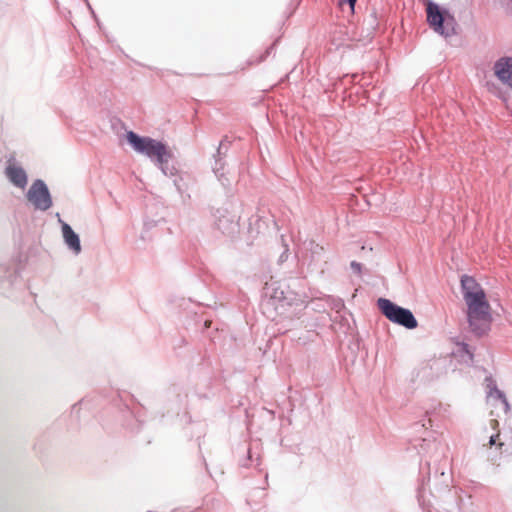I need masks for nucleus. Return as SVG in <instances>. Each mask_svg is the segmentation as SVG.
<instances>
[{
  "mask_svg": "<svg viewBox=\"0 0 512 512\" xmlns=\"http://www.w3.org/2000/svg\"><path fill=\"white\" fill-rule=\"evenodd\" d=\"M426 453L419 464L416 499L423 512L460 511L463 491L452 485L450 460L436 439H422L419 453Z\"/></svg>",
  "mask_w": 512,
  "mask_h": 512,
  "instance_id": "f257e3e1",
  "label": "nucleus"
},
{
  "mask_svg": "<svg viewBox=\"0 0 512 512\" xmlns=\"http://www.w3.org/2000/svg\"><path fill=\"white\" fill-rule=\"evenodd\" d=\"M461 292L467 305V322L470 331L477 337L486 335L491 329V306L485 290L474 277L463 274L460 279Z\"/></svg>",
  "mask_w": 512,
  "mask_h": 512,
  "instance_id": "f03ea898",
  "label": "nucleus"
},
{
  "mask_svg": "<svg viewBox=\"0 0 512 512\" xmlns=\"http://www.w3.org/2000/svg\"><path fill=\"white\" fill-rule=\"evenodd\" d=\"M125 138L136 153L150 159L165 176L172 177L176 175L177 169L171 163L174 154L166 142L150 136H142L132 130L125 133Z\"/></svg>",
  "mask_w": 512,
  "mask_h": 512,
  "instance_id": "7ed1b4c3",
  "label": "nucleus"
},
{
  "mask_svg": "<svg viewBox=\"0 0 512 512\" xmlns=\"http://www.w3.org/2000/svg\"><path fill=\"white\" fill-rule=\"evenodd\" d=\"M426 21L437 34L447 38L455 34L456 20L448 8L433 0H425Z\"/></svg>",
  "mask_w": 512,
  "mask_h": 512,
  "instance_id": "20e7f679",
  "label": "nucleus"
},
{
  "mask_svg": "<svg viewBox=\"0 0 512 512\" xmlns=\"http://www.w3.org/2000/svg\"><path fill=\"white\" fill-rule=\"evenodd\" d=\"M377 307L389 321L397 325L408 330H413L418 326V321L410 309L402 307L388 298H378Z\"/></svg>",
  "mask_w": 512,
  "mask_h": 512,
  "instance_id": "39448f33",
  "label": "nucleus"
},
{
  "mask_svg": "<svg viewBox=\"0 0 512 512\" xmlns=\"http://www.w3.org/2000/svg\"><path fill=\"white\" fill-rule=\"evenodd\" d=\"M27 200L35 210L47 211L53 206V199L46 182L42 179H35L26 192Z\"/></svg>",
  "mask_w": 512,
  "mask_h": 512,
  "instance_id": "423d86ee",
  "label": "nucleus"
},
{
  "mask_svg": "<svg viewBox=\"0 0 512 512\" xmlns=\"http://www.w3.org/2000/svg\"><path fill=\"white\" fill-rule=\"evenodd\" d=\"M58 221L61 224V232L65 245L75 255H79L82 251L81 240L78 233H76L71 225L66 223L60 218V214L57 213Z\"/></svg>",
  "mask_w": 512,
  "mask_h": 512,
  "instance_id": "0eeeda50",
  "label": "nucleus"
},
{
  "mask_svg": "<svg viewBox=\"0 0 512 512\" xmlns=\"http://www.w3.org/2000/svg\"><path fill=\"white\" fill-rule=\"evenodd\" d=\"M265 295L269 296L271 305L277 310L279 306L292 305L294 296L290 292H285L281 287H276L275 283H271L265 288Z\"/></svg>",
  "mask_w": 512,
  "mask_h": 512,
  "instance_id": "6e6552de",
  "label": "nucleus"
},
{
  "mask_svg": "<svg viewBox=\"0 0 512 512\" xmlns=\"http://www.w3.org/2000/svg\"><path fill=\"white\" fill-rule=\"evenodd\" d=\"M19 276V267L14 260L0 262V287L8 288L14 285Z\"/></svg>",
  "mask_w": 512,
  "mask_h": 512,
  "instance_id": "1a4fd4ad",
  "label": "nucleus"
},
{
  "mask_svg": "<svg viewBox=\"0 0 512 512\" xmlns=\"http://www.w3.org/2000/svg\"><path fill=\"white\" fill-rule=\"evenodd\" d=\"M494 75L497 79L512 88V57H501L494 63Z\"/></svg>",
  "mask_w": 512,
  "mask_h": 512,
  "instance_id": "9d476101",
  "label": "nucleus"
},
{
  "mask_svg": "<svg viewBox=\"0 0 512 512\" xmlns=\"http://www.w3.org/2000/svg\"><path fill=\"white\" fill-rule=\"evenodd\" d=\"M227 151H228V148H224V141H221L216 150V153L213 155L215 164L212 168L215 176L217 177V179L219 180L221 185L225 188L229 187L231 185V181L226 177V175L224 173V166H225L224 157H225Z\"/></svg>",
  "mask_w": 512,
  "mask_h": 512,
  "instance_id": "9b49d317",
  "label": "nucleus"
},
{
  "mask_svg": "<svg viewBox=\"0 0 512 512\" xmlns=\"http://www.w3.org/2000/svg\"><path fill=\"white\" fill-rule=\"evenodd\" d=\"M215 227L224 235H233L238 231V222L235 216L230 215L226 210H218L215 216Z\"/></svg>",
  "mask_w": 512,
  "mask_h": 512,
  "instance_id": "f8f14e48",
  "label": "nucleus"
},
{
  "mask_svg": "<svg viewBox=\"0 0 512 512\" xmlns=\"http://www.w3.org/2000/svg\"><path fill=\"white\" fill-rule=\"evenodd\" d=\"M5 175L8 180L15 186L24 189L28 182L26 171L18 165H8L5 168Z\"/></svg>",
  "mask_w": 512,
  "mask_h": 512,
  "instance_id": "ddd939ff",
  "label": "nucleus"
},
{
  "mask_svg": "<svg viewBox=\"0 0 512 512\" xmlns=\"http://www.w3.org/2000/svg\"><path fill=\"white\" fill-rule=\"evenodd\" d=\"M310 260L308 263L309 268L312 271L320 270L323 272L322 264H325L326 261L324 259V248L319 244H315L313 241L310 242Z\"/></svg>",
  "mask_w": 512,
  "mask_h": 512,
  "instance_id": "4468645a",
  "label": "nucleus"
},
{
  "mask_svg": "<svg viewBox=\"0 0 512 512\" xmlns=\"http://www.w3.org/2000/svg\"><path fill=\"white\" fill-rule=\"evenodd\" d=\"M485 381L487 382V388L489 389V397L496 398L498 400H505V393L502 390L498 389L496 382L492 379L491 376L486 377Z\"/></svg>",
  "mask_w": 512,
  "mask_h": 512,
  "instance_id": "2eb2a0df",
  "label": "nucleus"
},
{
  "mask_svg": "<svg viewBox=\"0 0 512 512\" xmlns=\"http://www.w3.org/2000/svg\"><path fill=\"white\" fill-rule=\"evenodd\" d=\"M261 463L260 456L257 455L254 457L253 451L251 447H248L246 450V457L240 461V465L242 467H249L252 465L259 466Z\"/></svg>",
  "mask_w": 512,
  "mask_h": 512,
  "instance_id": "dca6fc26",
  "label": "nucleus"
},
{
  "mask_svg": "<svg viewBox=\"0 0 512 512\" xmlns=\"http://www.w3.org/2000/svg\"><path fill=\"white\" fill-rule=\"evenodd\" d=\"M279 42V39H276L269 47H267V49L265 50L264 53H262L259 57L257 58H251L249 59L248 63L249 65H253V64H259V63H262L266 60V58L272 53V51L275 49L276 45L278 44Z\"/></svg>",
  "mask_w": 512,
  "mask_h": 512,
  "instance_id": "f3484780",
  "label": "nucleus"
},
{
  "mask_svg": "<svg viewBox=\"0 0 512 512\" xmlns=\"http://www.w3.org/2000/svg\"><path fill=\"white\" fill-rule=\"evenodd\" d=\"M174 395H175V411H176V415L179 417L180 416V410L181 409H185V406H186V398H187V395L186 394H181V393H177L174 391Z\"/></svg>",
  "mask_w": 512,
  "mask_h": 512,
  "instance_id": "a211bd4d",
  "label": "nucleus"
},
{
  "mask_svg": "<svg viewBox=\"0 0 512 512\" xmlns=\"http://www.w3.org/2000/svg\"><path fill=\"white\" fill-rule=\"evenodd\" d=\"M458 351L462 357L466 356L468 360L472 361L474 358V353L470 347V345L464 341L458 343Z\"/></svg>",
  "mask_w": 512,
  "mask_h": 512,
  "instance_id": "6ab92c4d",
  "label": "nucleus"
},
{
  "mask_svg": "<svg viewBox=\"0 0 512 512\" xmlns=\"http://www.w3.org/2000/svg\"><path fill=\"white\" fill-rule=\"evenodd\" d=\"M488 445L491 449L496 447V450H500L504 443L499 440L498 434H494L489 437Z\"/></svg>",
  "mask_w": 512,
  "mask_h": 512,
  "instance_id": "aec40b11",
  "label": "nucleus"
},
{
  "mask_svg": "<svg viewBox=\"0 0 512 512\" xmlns=\"http://www.w3.org/2000/svg\"><path fill=\"white\" fill-rule=\"evenodd\" d=\"M332 308L335 309L337 312H340L342 309L345 308L344 301L340 298L333 299Z\"/></svg>",
  "mask_w": 512,
  "mask_h": 512,
  "instance_id": "412c9836",
  "label": "nucleus"
},
{
  "mask_svg": "<svg viewBox=\"0 0 512 512\" xmlns=\"http://www.w3.org/2000/svg\"><path fill=\"white\" fill-rule=\"evenodd\" d=\"M362 267H363V266H362V264H361L360 262H357V261H355V260H353V261H351V262H350V268H351V270H352L355 274H357V275H360V274H361V272H362Z\"/></svg>",
  "mask_w": 512,
  "mask_h": 512,
  "instance_id": "4be33fe9",
  "label": "nucleus"
},
{
  "mask_svg": "<svg viewBox=\"0 0 512 512\" xmlns=\"http://www.w3.org/2000/svg\"><path fill=\"white\" fill-rule=\"evenodd\" d=\"M500 401L504 405L505 412H508L510 410V404H509L507 398L505 397V400H500Z\"/></svg>",
  "mask_w": 512,
  "mask_h": 512,
  "instance_id": "5701e85b",
  "label": "nucleus"
},
{
  "mask_svg": "<svg viewBox=\"0 0 512 512\" xmlns=\"http://www.w3.org/2000/svg\"><path fill=\"white\" fill-rule=\"evenodd\" d=\"M85 2L87 3V6L89 8V10L91 11V14H92V17L97 21V23L99 24V21H98V18L94 12V10L92 9L91 5L89 4L88 0H85Z\"/></svg>",
  "mask_w": 512,
  "mask_h": 512,
  "instance_id": "b1692460",
  "label": "nucleus"
},
{
  "mask_svg": "<svg viewBox=\"0 0 512 512\" xmlns=\"http://www.w3.org/2000/svg\"><path fill=\"white\" fill-rule=\"evenodd\" d=\"M135 423L137 424V429L135 430L133 427H130V429L132 431H135V432H139L140 431V428L141 426L143 425V423L141 421H139L138 419H134Z\"/></svg>",
  "mask_w": 512,
  "mask_h": 512,
  "instance_id": "393cba45",
  "label": "nucleus"
},
{
  "mask_svg": "<svg viewBox=\"0 0 512 512\" xmlns=\"http://www.w3.org/2000/svg\"><path fill=\"white\" fill-rule=\"evenodd\" d=\"M343 3H346L348 4L352 9H354L355 7V4L357 2V0H341Z\"/></svg>",
  "mask_w": 512,
  "mask_h": 512,
  "instance_id": "a878e982",
  "label": "nucleus"
},
{
  "mask_svg": "<svg viewBox=\"0 0 512 512\" xmlns=\"http://www.w3.org/2000/svg\"><path fill=\"white\" fill-rule=\"evenodd\" d=\"M287 252H288V250L286 249V250H285V251L280 255V257H279V261H280V262H283V261H285V260L287 259V257H288Z\"/></svg>",
  "mask_w": 512,
  "mask_h": 512,
  "instance_id": "bb28decb",
  "label": "nucleus"
},
{
  "mask_svg": "<svg viewBox=\"0 0 512 512\" xmlns=\"http://www.w3.org/2000/svg\"><path fill=\"white\" fill-rule=\"evenodd\" d=\"M202 322H203V327H204L205 329H208V328L211 326V323H212V322H211L210 320H208V319H205V320H203Z\"/></svg>",
  "mask_w": 512,
  "mask_h": 512,
  "instance_id": "cd10ccee",
  "label": "nucleus"
},
{
  "mask_svg": "<svg viewBox=\"0 0 512 512\" xmlns=\"http://www.w3.org/2000/svg\"><path fill=\"white\" fill-rule=\"evenodd\" d=\"M200 510L197 508V509H194V510H191V511H186V510H183V509H174L172 512H199Z\"/></svg>",
  "mask_w": 512,
  "mask_h": 512,
  "instance_id": "c85d7f7f",
  "label": "nucleus"
},
{
  "mask_svg": "<svg viewBox=\"0 0 512 512\" xmlns=\"http://www.w3.org/2000/svg\"><path fill=\"white\" fill-rule=\"evenodd\" d=\"M82 403H83V401H81V402H80V403H78V404L73 405V407H72V412H73V413H74V412H78V410H79V409H78V405H81Z\"/></svg>",
  "mask_w": 512,
  "mask_h": 512,
  "instance_id": "c756f323",
  "label": "nucleus"
},
{
  "mask_svg": "<svg viewBox=\"0 0 512 512\" xmlns=\"http://www.w3.org/2000/svg\"><path fill=\"white\" fill-rule=\"evenodd\" d=\"M182 418H185L184 422L185 423H188L190 422V417H188L187 413L184 411L183 415H182Z\"/></svg>",
  "mask_w": 512,
  "mask_h": 512,
  "instance_id": "7c9ffc66",
  "label": "nucleus"
},
{
  "mask_svg": "<svg viewBox=\"0 0 512 512\" xmlns=\"http://www.w3.org/2000/svg\"><path fill=\"white\" fill-rule=\"evenodd\" d=\"M221 141H224V148H228V143H229L228 137L225 136Z\"/></svg>",
  "mask_w": 512,
  "mask_h": 512,
  "instance_id": "2f4dec72",
  "label": "nucleus"
},
{
  "mask_svg": "<svg viewBox=\"0 0 512 512\" xmlns=\"http://www.w3.org/2000/svg\"><path fill=\"white\" fill-rule=\"evenodd\" d=\"M426 414H427V416L429 417L427 421H428L429 425H430V426H432V419H431V417H430V413H429V412H426Z\"/></svg>",
  "mask_w": 512,
  "mask_h": 512,
  "instance_id": "473e14b6",
  "label": "nucleus"
},
{
  "mask_svg": "<svg viewBox=\"0 0 512 512\" xmlns=\"http://www.w3.org/2000/svg\"><path fill=\"white\" fill-rule=\"evenodd\" d=\"M174 185L176 186L177 190L181 192V187L178 185L177 180H174Z\"/></svg>",
  "mask_w": 512,
  "mask_h": 512,
  "instance_id": "72a5a7b5",
  "label": "nucleus"
},
{
  "mask_svg": "<svg viewBox=\"0 0 512 512\" xmlns=\"http://www.w3.org/2000/svg\"><path fill=\"white\" fill-rule=\"evenodd\" d=\"M489 460L494 462V457L489 456Z\"/></svg>",
  "mask_w": 512,
  "mask_h": 512,
  "instance_id": "f704fd0d",
  "label": "nucleus"
}]
</instances>
